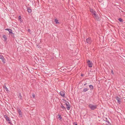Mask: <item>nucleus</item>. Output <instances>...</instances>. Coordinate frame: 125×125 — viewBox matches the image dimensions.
Listing matches in <instances>:
<instances>
[{
  "instance_id": "obj_1",
  "label": "nucleus",
  "mask_w": 125,
  "mask_h": 125,
  "mask_svg": "<svg viewBox=\"0 0 125 125\" xmlns=\"http://www.w3.org/2000/svg\"><path fill=\"white\" fill-rule=\"evenodd\" d=\"M4 117L6 119V121L7 122H8V123L11 125H12V124L11 123V121L10 120V118L8 117V115H4Z\"/></svg>"
},
{
  "instance_id": "obj_2",
  "label": "nucleus",
  "mask_w": 125,
  "mask_h": 125,
  "mask_svg": "<svg viewBox=\"0 0 125 125\" xmlns=\"http://www.w3.org/2000/svg\"><path fill=\"white\" fill-rule=\"evenodd\" d=\"M88 106L92 110H94L97 108V105H94L89 104L88 105Z\"/></svg>"
},
{
  "instance_id": "obj_3",
  "label": "nucleus",
  "mask_w": 125,
  "mask_h": 125,
  "mask_svg": "<svg viewBox=\"0 0 125 125\" xmlns=\"http://www.w3.org/2000/svg\"><path fill=\"white\" fill-rule=\"evenodd\" d=\"M0 59L2 61V62L4 64L6 63V60H5L4 58L2 55L0 54Z\"/></svg>"
},
{
  "instance_id": "obj_4",
  "label": "nucleus",
  "mask_w": 125,
  "mask_h": 125,
  "mask_svg": "<svg viewBox=\"0 0 125 125\" xmlns=\"http://www.w3.org/2000/svg\"><path fill=\"white\" fill-rule=\"evenodd\" d=\"M17 111L19 115L20 116H21V117H22V114L20 109L19 108H17Z\"/></svg>"
},
{
  "instance_id": "obj_5",
  "label": "nucleus",
  "mask_w": 125,
  "mask_h": 125,
  "mask_svg": "<svg viewBox=\"0 0 125 125\" xmlns=\"http://www.w3.org/2000/svg\"><path fill=\"white\" fill-rule=\"evenodd\" d=\"M60 94L63 97H64L65 93L64 91H61L60 93Z\"/></svg>"
},
{
  "instance_id": "obj_6",
  "label": "nucleus",
  "mask_w": 125,
  "mask_h": 125,
  "mask_svg": "<svg viewBox=\"0 0 125 125\" xmlns=\"http://www.w3.org/2000/svg\"><path fill=\"white\" fill-rule=\"evenodd\" d=\"M104 121H105L107 122L106 124L107 125L111 124L109 122L108 120L106 118H105L104 119Z\"/></svg>"
},
{
  "instance_id": "obj_7",
  "label": "nucleus",
  "mask_w": 125,
  "mask_h": 125,
  "mask_svg": "<svg viewBox=\"0 0 125 125\" xmlns=\"http://www.w3.org/2000/svg\"><path fill=\"white\" fill-rule=\"evenodd\" d=\"M3 87L4 89H5L6 90L7 92L8 93L9 92V91L8 90L7 88L6 87L5 85V83L4 84L3 86Z\"/></svg>"
},
{
  "instance_id": "obj_8",
  "label": "nucleus",
  "mask_w": 125,
  "mask_h": 125,
  "mask_svg": "<svg viewBox=\"0 0 125 125\" xmlns=\"http://www.w3.org/2000/svg\"><path fill=\"white\" fill-rule=\"evenodd\" d=\"M87 42L89 44H90L91 42V40H90V38H88L86 40Z\"/></svg>"
},
{
  "instance_id": "obj_9",
  "label": "nucleus",
  "mask_w": 125,
  "mask_h": 125,
  "mask_svg": "<svg viewBox=\"0 0 125 125\" xmlns=\"http://www.w3.org/2000/svg\"><path fill=\"white\" fill-rule=\"evenodd\" d=\"M18 97L19 98L20 100H22V98L21 95V93H20L19 94Z\"/></svg>"
},
{
  "instance_id": "obj_10",
  "label": "nucleus",
  "mask_w": 125,
  "mask_h": 125,
  "mask_svg": "<svg viewBox=\"0 0 125 125\" xmlns=\"http://www.w3.org/2000/svg\"><path fill=\"white\" fill-rule=\"evenodd\" d=\"M115 98L117 100L118 103H120L121 102L120 99L118 96H116Z\"/></svg>"
},
{
  "instance_id": "obj_11",
  "label": "nucleus",
  "mask_w": 125,
  "mask_h": 125,
  "mask_svg": "<svg viewBox=\"0 0 125 125\" xmlns=\"http://www.w3.org/2000/svg\"><path fill=\"white\" fill-rule=\"evenodd\" d=\"M90 11L92 13V15L93 16V14L94 13H96V12L94 10H93L92 9H90Z\"/></svg>"
},
{
  "instance_id": "obj_12",
  "label": "nucleus",
  "mask_w": 125,
  "mask_h": 125,
  "mask_svg": "<svg viewBox=\"0 0 125 125\" xmlns=\"http://www.w3.org/2000/svg\"><path fill=\"white\" fill-rule=\"evenodd\" d=\"M27 10L28 12L29 13H30L32 11V10L31 8L29 7L27 8Z\"/></svg>"
},
{
  "instance_id": "obj_13",
  "label": "nucleus",
  "mask_w": 125,
  "mask_h": 125,
  "mask_svg": "<svg viewBox=\"0 0 125 125\" xmlns=\"http://www.w3.org/2000/svg\"><path fill=\"white\" fill-rule=\"evenodd\" d=\"M93 64L92 62L88 63V67H92L93 66Z\"/></svg>"
},
{
  "instance_id": "obj_14",
  "label": "nucleus",
  "mask_w": 125,
  "mask_h": 125,
  "mask_svg": "<svg viewBox=\"0 0 125 125\" xmlns=\"http://www.w3.org/2000/svg\"><path fill=\"white\" fill-rule=\"evenodd\" d=\"M65 104L66 106V108L68 110H69L70 109V107L69 106L68 104L67 103H65Z\"/></svg>"
},
{
  "instance_id": "obj_15",
  "label": "nucleus",
  "mask_w": 125,
  "mask_h": 125,
  "mask_svg": "<svg viewBox=\"0 0 125 125\" xmlns=\"http://www.w3.org/2000/svg\"><path fill=\"white\" fill-rule=\"evenodd\" d=\"M89 87L90 89L91 90H93L94 89V87L93 85H89Z\"/></svg>"
},
{
  "instance_id": "obj_16",
  "label": "nucleus",
  "mask_w": 125,
  "mask_h": 125,
  "mask_svg": "<svg viewBox=\"0 0 125 125\" xmlns=\"http://www.w3.org/2000/svg\"><path fill=\"white\" fill-rule=\"evenodd\" d=\"M94 18L96 20H97L98 21H99L100 20V19L99 18V17L97 15L96 16H95V17H94Z\"/></svg>"
},
{
  "instance_id": "obj_17",
  "label": "nucleus",
  "mask_w": 125,
  "mask_h": 125,
  "mask_svg": "<svg viewBox=\"0 0 125 125\" xmlns=\"http://www.w3.org/2000/svg\"><path fill=\"white\" fill-rule=\"evenodd\" d=\"M5 30L8 31L9 32V34L12 31V30L11 29L8 28H7L5 29Z\"/></svg>"
},
{
  "instance_id": "obj_18",
  "label": "nucleus",
  "mask_w": 125,
  "mask_h": 125,
  "mask_svg": "<svg viewBox=\"0 0 125 125\" xmlns=\"http://www.w3.org/2000/svg\"><path fill=\"white\" fill-rule=\"evenodd\" d=\"M3 37L4 39V41H5L7 40V38L6 36L5 35H3Z\"/></svg>"
},
{
  "instance_id": "obj_19",
  "label": "nucleus",
  "mask_w": 125,
  "mask_h": 125,
  "mask_svg": "<svg viewBox=\"0 0 125 125\" xmlns=\"http://www.w3.org/2000/svg\"><path fill=\"white\" fill-rule=\"evenodd\" d=\"M10 34L12 37L14 38V34L12 33V31L9 33Z\"/></svg>"
},
{
  "instance_id": "obj_20",
  "label": "nucleus",
  "mask_w": 125,
  "mask_h": 125,
  "mask_svg": "<svg viewBox=\"0 0 125 125\" xmlns=\"http://www.w3.org/2000/svg\"><path fill=\"white\" fill-rule=\"evenodd\" d=\"M89 89L87 88H85L83 89V91H82L83 92H85L88 91Z\"/></svg>"
},
{
  "instance_id": "obj_21",
  "label": "nucleus",
  "mask_w": 125,
  "mask_h": 125,
  "mask_svg": "<svg viewBox=\"0 0 125 125\" xmlns=\"http://www.w3.org/2000/svg\"><path fill=\"white\" fill-rule=\"evenodd\" d=\"M61 108H62V109H63V110L65 109H66V108L64 107L63 105L61 103Z\"/></svg>"
},
{
  "instance_id": "obj_22",
  "label": "nucleus",
  "mask_w": 125,
  "mask_h": 125,
  "mask_svg": "<svg viewBox=\"0 0 125 125\" xmlns=\"http://www.w3.org/2000/svg\"><path fill=\"white\" fill-rule=\"evenodd\" d=\"M54 21L55 22L56 24H58L59 23V22H58V20L56 19Z\"/></svg>"
},
{
  "instance_id": "obj_23",
  "label": "nucleus",
  "mask_w": 125,
  "mask_h": 125,
  "mask_svg": "<svg viewBox=\"0 0 125 125\" xmlns=\"http://www.w3.org/2000/svg\"><path fill=\"white\" fill-rule=\"evenodd\" d=\"M118 20L120 21V22H122L123 21V20L121 18H119L118 19Z\"/></svg>"
},
{
  "instance_id": "obj_24",
  "label": "nucleus",
  "mask_w": 125,
  "mask_h": 125,
  "mask_svg": "<svg viewBox=\"0 0 125 125\" xmlns=\"http://www.w3.org/2000/svg\"><path fill=\"white\" fill-rule=\"evenodd\" d=\"M58 118H60V120H61L62 119V117L61 116V115H59L58 117Z\"/></svg>"
},
{
  "instance_id": "obj_25",
  "label": "nucleus",
  "mask_w": 125,
  "mask_h": 125,
  "mask_svg": "<svg viewBox=\"0 0 125 125\" xmlns=\"http://www.w3.org/2000/svg\"><path fill=\"white\" fill-rule=\"evenodd\" d=\"M94 15V17H95V16H96L97 15V14H96V13H94V14H93V15Z\"/></svg>"
},
{
  "instance_id": "obj_26",
  "label": "nucleus",
  "mask_w": 125,
  "mask_h": 125,
  "mask_svg": "<svg viewBox=\"0 0 125 125\" xmlns=\"http://www.w3.org/2000/svg\"><path fill=\"white\" fill-rule=\"evenodd\" d=\"M94 15V17H95V16H96L97 15V14H96V13H94V14H93V15Z\"/></svg>"
},
{
  "instance_id": "obj_27",
  "label": "nucleus",
  "mask_w": 125,
  "mask_h": 125,
  "mask_svg": "<svg viewBox=\"0 0 125 125\" xmlns=\"http://www.w3.org/2000/svg\"><path fill=\"white\" fill-rule=\"evenodd\" d=\"M19 20H20V21H21V16H20L19 17Z\"/></svg>"
},
{
  "instance_id": "obj_28",
  "label": "nucleus",
  "mask_w": 125,
  "mask_h": 125,
  "mask_svg": "<svg viewBox=\"0 0 125 125\" xmlns=\"http://www.w3.org/2000/svg\"><path fill=\"white\" fill-rule=\"evenodd\" d=\"M87 63H90L91 62H90V61L89 60H88V61H87Z\"/></svg>"
},
{
  "instance_id": "obj_29",
  "label": "nucleus",
  "mask_w": 125,
  "mask_h": 125,
  "mask_svg": "<svg viewBox=\"0 0 125 125\" xmlns=\"http://www.w3.org/2000/svg\"><path fill=\"white\" fill-rule=\"evenodd\" d=\"M62 100H63L64 101H65V102H67V103H68V104H69V102H67L66 100H64V99H63Z\"/></svg>"
},
{
  "instance_id": "obj_30",
  "label": "nucleus",
  "mask_w": 125,
  "mask_h": 125,
  "mask_svg": "<svg viewBox=\"0 0 125 125\" xmlns=\"http://www.w3.org/2000/svg\"><path fill=\"white\" fill-rule=\"evenodd\" d=\"M111 73L113 74H114V73L113 71L112 70L111 71Z\"/></svg>"
},
{
  "instance_id": "obj_31",
  "label": "nucleus",
  "mask_w": 125,
  "mask_h": 125,
  "mask_svg": "<svg viewBox=\"0 0 125 125\" xmlns=\"http://www.w3.org/2000/svg\"><path fill=\"white\" fill-rule=\"evenodd\" d=\"M32 96L33 98H34L35 97V95L34 94H33L32 95Z\"/></svg>"
},
{
  "instance_id": "obj_32",
  "label": "nucleus",
  "mask_w": 125,
  "mask_h": 125,
  "mask_svg": "<svg viewBox=\"0 0 125 125\" xmlns=\"http://www.w3.org/2000/svg\"><path fill=\"white\" fill-rule=\"evenodd\" d=\"M28 32H30L31 31V30L30 29H28Z\"/></svg>"
},
{
  "instance_id": "obj_33",
  "label": "nucleus",
  "mask_w": 125,
  "mask_h": 125,
  "mask_svg": "<svg viewBox=\"0 0 125 125\" xmlns=\"http://www.w3.org/2000/svg\"><path fill=\"white\" fill-rule=\"evenodd\" d=\"M84 74H81V76H83Z\"/></svg>"
},
{
  "instance_id": "obj_34",
  "label": "nucleus",
  "mask_w": 125,
  "mask_h": 125,
  "mask_svg": "<svg viewBox=\"0 0 125 125\" xmlns=\"http://www.w3.org/2000/svg\"><path fill=\"white\" fill-rule=\"evenodd\" d=\"M87 84V83H85L84 84V85L85 86L86 85V84Z\"/></svg>"
},
{
  "instance_id": "obj_35",
  "label": "nucleus",
  "mask_w": 125,
  "mask_h": 125,
  "mask_svg": "<svg viewBox=\"0 0 125 125\" xmlns=\"http://www.w3.org/2000/svg\"><path fill=\"white\" fill-rule=\"evenodd\" d=\"M77 125V123H76V124H75V125Z\"/></svg>"
}]
</instances>
